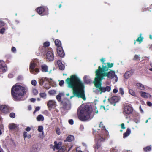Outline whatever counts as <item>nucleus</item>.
Returning a JSON list of instances; mask_svg holds the SVG:
<instances>
[{
    "instance_id": "21",
    "label": "nucleus",
    "mask_w": 152,
    "mask_h": 152,
    "mask_svg": "<svg viewBox=\"0 0 152 152\" xmlns=\"http://www.w3.org/2000/svg\"><path fill=\"white\" fill-rule=\"evenodd\" d=\"M136 86L137 88L140 90H144L145 89L143 85L140 83H137Z\"/></svg>"
},
{
    "instance_id": "28",
    "label": "nucleus",
    "mask_w": 152,
    "mask_h": 152,
    "mask_svg": "<svg viewBox=\"0 0 152 152\" xmlns=\"http://www.w3.org/2000/svg\"><path fill=\"white\" fill-rule=\"evenodd\" d=\"M46 79V78H42L40 79L39 80L40 84V85H42Z\"/></svg>"
},
{
    "instance_id": "62",
    "label": "nucleus",
    "mask_w": 152,
    "mask_h": 152,
    "mask_svg": "<svg viewBox=\"0 0 152 152\" xmlns=\"http://www.w3.org/2000/svg\"><path fill=\"white\" fill-rule=\"evenodd\" d=\"M139 55H135L134 56V58L136 59H137L138 58Z\"/></svg>"
},
{
    "instance_id": "44",
    "label": "nucleus",
    "mask_w": 152,
    "mask_h": 152,
    "mask_svg": "<svg viewBox=\"0 0 152 152\" xmlns=\"http://www.w3.org/2000/svg\"><path fill=\"white\" fill-rule=\"evenodd\" d=\"M56 134L58 135H59L60 134V129L58 128H57L56 130Z\"/></svg>"
},
{
    "instance_id": "6",
    "label": "nucleus",
    "mask_w": 152,
    "mask_h": 152,
    "mask_svg": "<svg viewBox=\"0 0 152 152\" xmlns=\"http://www.w3.org/2000/svg\"><path fill=\"white\" fill-rule=\"evenodd\" d=\"M46 57L47 60L49 61H52L54 59L53 53L51 50L48 51L46 54Z\"/></svg>"
},
{
    "instance_id": "32",
    "label": "nucleus",
    "mask_w": 152,
    "mask_h": 152,
    "mask_svg": "<svg viewBox=\"0 0 152 152\" xmlns=\"http://www.w3.org/2000/svg\"><path fill=\"white\" fill-rule=\"evenodd\" d=\"M65 149V148L64 146H62L58 152H64Z\"/></svg>"
},
{
    "instance_id": "64",
    "label": "nucleus",
    "mask_w": 152,
    "mask_h": 152,
    "mask_svg": "<svg viewBox=\"0 0 152 152\" xmlns=\"http://www.w3.org/2000/svg\"><path fill=\"white\" fill-rule=\"evenodd\" d=\"M8 77H9L11 78V77H12V75H11V74H9L8 75Z\"/></svg>"
},
{
    "instance_id": "29",
    "label": "nucleus",
    "mask_w": 152,
    "mask_h": 152,
    "mask_svg": "<svg viewBox=\"0 0 152 152\" xmlns=\"http://www.w3.org/2000/svg\"><path fill=\"white\" fill-rule=\"evenodd\" d=\"M39 95L41 97L44 99H45L46 97V94L45 93H41L39 94Z\"/></svg>"
},
{
    "instance_id": "4",
    "label": "nucleus",
    "mask_w": 152,
    "mask_h": 152,
    "mask_svg": "<svg viewBox=\"0 0 152 152\" xmlns=\"http://www.w3.org/2000/svg\"><path fill=\"white\" fill-rule=\"evenodd\" d=\"M92 112L91 107L87 105L85 106L80 111L79 113V109L77 110L78 118L80 120L85 121L90 118V114Z\"/></svg>"
},
{
    "instance_id": "17",
    "label": "nucleus",
    "mask_w": 152,
    "mask_h": 152,
    "mask_svg": "<svg viewBox=\"0 0 152 152\" xmlns=\"http://www.w3.org/2000/svg\"><path fill=\"white\" fill-rule=\"evenodd\" d=\"M45 10V8L43 7H39L37 9V12L39 14H41L44 12Z\"/></svg>"
},
{
    "instance_id": "50",
    "label": "nucleus",
    "mask_w": 152,
    "mask_h": 152,
    "mask_svg": "<svg viewBox=\"0 0 152 152\" xmlns=\"http://www.w3.org/2000/svg\"><path fill=\"white\" fill-rule=\"evenodd\" d=\"M12 51L13 52H15L16 51V49L15 47H12L11 49Z\"/></svg>"
},
{
    "instance_id": "12",
    "label": "nucleus",
    "mask_w": 152,
    "mask_h": 152,
    "mask_svg": "<svg viewBox=\"0 0 152 152\" xmlns=\"http://www.w3.org/2000/svg\"><path fill=\"white\" fill-rule=\"evenodd\" d=\"M56 105V102L53 100H50L48 103L47 105L48 107L53 108L55 107Z\"/></svg>"
},
{
    "instance_id": "61",
    "label": "nucleus",
    "mask_w": 152,
    "mask_h": 152,
    "mask_svg": "<svg viewBox=\"0 0 152 152\" xmlns=\"http://www.w3.org/2000/svg\"><path fill=\"white\" fill-rule=\"evenodd\" d=\"M80 129L81 130H83L84 129V127L83 125H81L80 126Z\"/></svg>"
},
{
    "instance_id": "7",
    "label": "nucleus",
    "mask_w": 152,
    "mask_h": 152,
    "mask_svg": "<svg viewBox=\"0 0 152 152\" xmlns=\"http://www.w3.org/2000/svg\"><path fill=\"white\" fill-rule=\"evenodd\" d=\"M119 99L120 98L119 97L113 96L108 98V100L110 102L111 104L113 105L114 106H115L116 105V103L117 102Z\"/></svg>"
},
{
    "instance_id": "45",
    "label": "nucleus",
    "mask_w": 152,
    "mask_h": 152,
    "mask_svg": "<svg viewBox=\"0 0 152 152\" xmlns=\"http://www.w3.org/2000/svg\"><path fill=\"white\" fill-rule=\"evenodd\" d=\"M5 30V29L4 28H2L0 30V33L2 34L4 32Z\"/></svg>"
},
{
    "instance_id": "49",
    "label": "nucleus",
    "mask_w": 152,
    "mask_h": 152,
    "mask_svg": "<svg viewBox=\"0 0 152 152\" xmlns=\"http://www.w3.org/2000/svg\"><path fill=\"white\" fill-rule=\"evenodd\" d=\"M69 123L71 125H72L73 124V121L72 119H70L69 120Z\"/></svg>"
},
{
    "instance_id": "11",
    "label": "nucleus",
    "mask_w": 152,
    "mask_h": 152,
    "mask_svg": "<svg viewBox=\"0 0 152 152\" xmlns=\"http://www.w3.org/2000/svg\"><path fill=\"white\" fill-rule=\"evenodd\" d=\"M0 110L5 113H7L9 112V109L7 107L4 105H1L0 107Z\"/></svg>"
},
{
    "instance_id": "31",
    "label": "nucleus",
    "mask_w": 152,
    "mask_h": 152,
    "mask_svg": "<svg viewBox=\"0 0 152 152\" xmlns=\"http://www.w3.org/2000/svg\"><path fill=\"white\" fill-rule=\"evenodd\" d=\"M27 132H24L23 133V137L24 138L26 137H28V138H30L31 137V135H29L27 136Z\"/></svg>"
},
{
    "instance_id": "60",
    "label": "nucleus",
    "mask_w": 152,
    "mask_h": 152,
    "mask_svg": "<svg viewBox=\"0 0 152 152\" xmlns=\"http://www.w3.org/2000/svg\"><path fill=\"white\" fill-rule=\"evenodd\" d=\"M118 91V90L117 89L115 88L113 90V92L114 93H116Z\"/></svg>"
},
{
    "instance_id": "56",
    "label": "nucleus",
    "mask_w": 152,
    "mask_h": 152,
    "mask_svg": "<svg viewBox=\"0 0 152 152\" xmlns=\"http://www.w3.org/2000/svg\"><path fill=\"white\" fill-rule=\"evenodd\" d=\"M40 109V107H36L35 109V110L37 111H39Z\"/></svg>"
},
{
    "instance_id": "36",
    "label": "nucleus",
    "mask_w": 152,
    "mask_h": 152,
    "mask_svg": "<svg viewBox=\"0 0 152 152\" xmlns=\"http://www.w3.org/2000/svg\"><path fill=\"white\" fill-rule=\"evenodd\" d=\"M43 126H39L38 128V131L40 132H43Z\"/></svg>"
},
{
    "instance_id": "20",
    "label": "nucleus",
    "mask_w": 152,
    "mask_h": 152,
    "mask_svg": "<svg viewBox=\"0 0 152 152\" xmlns=\"http://www.w3.org/2000/svg\"><path fill=\"white\" fill-rule=\"evenodd\" d=\"M74 139V137L72 135H69L67 137L66 139L64 140V142H71Z\"/></svg>"
},
{
    "instance_id": "14",
    "label": "nucleus",
    "mask_w": 152,
    "mask_h": 152,
    "mask_svg": "<svg viewBox=\"0 0 152 152\" xmlns=\"http://www.w3.org/2000/svg\"><path fill=\"white\" fill-rule=\"evenodd\" d=\"M133 72L131 70L130 71H128L126 72L124 75V77L126 79L129 78L133 74Z\"/></svg>"
},
{
    "instance_id": "16",
    "label": "nucleus",
    "mask_w": 152,
    "mask_h": 152,
    "mask_svg": "<svg viewBox=\"0 0 152 152\" xmlns=\"http://www.w3.org/2000/svg\"><path fill=\"white\" fill-rule=\"evenodd\" d=\"M9 128L11 130H17L18 129V125L12 123L9 124Z\"/></svg>"
},
{
    "instance_id": "35",
    "label": "nucleus",
    "mask_w": 152,
    "mask_h": 152,
    "mask_svg": "<svg viewBox=\"0 0 152 152\" xmlns=\"http://www.w3.org/2000/svg\"><path fill=\"white\" fill-rule=\"evenodd\" d=\"M144 149L145 151L146 152H147L149 151H150L151 149V147L150 146H147L144 148Z\"/></svg>"
},
{
    "instance_id": "54",
    "label": "nucleus",
    "mask_w": 152,
    "mask_h": 152,
    "mask_svg": "<svg viewBox=\"0 0 152 152\" xmlns=\"http://www.w3.org/2000/svg\"><path fill=\"white\" fill-rule=\"evenodd\" d=\"M4 25V23L3 22L0 21V26H3Z\"/></svg>"
},
{
    "instance_id": "5",
    "label": "nucleus",
    "mask_w": 152,
    "mask_h": 152,
    "mask_svg": "<svg viewBox=\"0 0 152 152\" xmlns=\"http://www.w3.org/2000/svg\"><path fill=\"white\" fill-rule=\"evenodd\" d=\"M37 66V64L35 62H31L30 65L29 70L30 72L33 74L36 75L39 72L38 68H35Z\"/></svg>"
},
{
    "instance_id": "9",
    "label": "nucleus",
    "mask_w": 152,
    "mask_h": 152,
    "mask_svg": "<svg viewBox=\"0 0 152 152\" xmlns=\"http://www.w3.org/2000/svg\"><path fill=\"white\" fill-rule=\"evenodd\" d=\"M132 112V108L129 106H126L124 108V112L127 114H129Z\"/></svg>"
},
{
    "instance_id": "25",
    "label": "nucleus",
    "mask_w": 152,
    "mask_h": 152,
    "mask_svg": "<svg viewBox=\"0 0 152 152\" xmlns=\"http://www.w3.org/2000/svg\"><path fill=\"white\" fill-rule=\"evenodd\" d=\"M55 43L57 47V48H58V47H61V43L59 40H56L55 41Z\"/></svg>"
},
{
    "instance_id": "1",
    "label": "nucleus",
    "mask_w": 152,
    "mask_h": 152,
    "mask_svg": "<svg viewBox=\"0 0 152 152\" xmlns=\"http://www.w3.org/2000/svg\"><path fill=\"white\" fill-rule=\"evenodd\" d=\"M95 72L96 76L93 83L95 87L96 90L99 92L101 94L102 93L110 91L111 89V87L110 86H107L105 87H102V81L105 79L104 77H107L110 79H112L114 77L117 78L115 71L108 69L106 66V63H103L102 67L99 66Z\"/></svg>"
},
{
    "instance_id": "53",
    "label": "nucleus",
    "mask_w": 152,
    "mask_h": 152,
    "mask_svg": "<svg viewBox=\"0 0 152 152\" xmlns=\"http://www.w3.org/2000/svg\"><path fill=\"white\" fill-rule=\"evenodd\" d=\"M147 105L149 106H151L152 105L151 103L150 102H147Z\"/></svg>"
},
{
    "instance_id": "43",
    "label": "nucleus",
    "mask_w": 152,
    "mask_h": 152,
    "mask_svg": "<svg viewBox=\"0 0 152 152\" xmlns=\"http://www.w3.org/2000/svg\"><path fill=\"white\" fill-rule=\"evenodd\" d=\"M31 83L33 85L35 86L37 82L35 80H32L31 81Z\"/></svg>"
},
{
    "instance_id": "40",
    "label": "nucleus",
    "mask_w": 152,
    "mask_h": 152,
    "mask_svg": "<svg viewBox=\"0 0 152 152\" xmlns=\"http://www.w3.org/2000/svg\"><path fill=\"white\" fill-rule=\"evenodd\" d=\"M10 116L12 118H14L15 117V114L14 113H11L10 114Z\"/></svg>"
},
{
    "instance_id": "63",
    "label": "nucleus",
    "mask_w": 152,
    "mask_h": 152,
    "mask_svg": "<svg viewBox=\"0 0 152 152\" xmlns=\"http://www.w3.org/2000/svg\"><path fill=\"white\" fill-rule=\"evenodd\" d=\"M76 152H83L77 149H76Z\"/></svg>"
},
{
    "instance_id": "18",
    "label": "nucleus",
    "mask_w": 152,
    "mask_h": 152,
    "mask_svg": "<svg viewBox=\"0 0 152 152\" xmlns=\"http://www.w3.org/2000/svg\"><path fill=\"white\" fill-rule=\"evenodd\" d=\"M131 133V132L130 129L127 128L126 132L123 134V138H125L129 136Z\"/></svg>"
},
{
    "instance_id": "52",
    "label": "nucleus",
    "mask_w": 152,
    "mask_h": 152,
    "mask_svg": "<svg viewBox=\"0 0 152 152\" xmlns=\"http://www.w3.org/2000/svg\"><path fill=\"white\" fill-rule=\"evenodd\" d=\"M100 107L101 108H103L104 109V110H105L106 111H107V110H108V108H107V110H106L104 106L101 105Z\"/></svg>"
},
{
    "instance_id": "33",
    "label": "nucleus",
    "mask_w": 152,
    "mask_h": 152,
    "mask_svg": "<svg viewBox=\"0 0 152 152\" xmlns=\"http://www.w3.org/2000/svg\"><path fill=\"white\" fill-rule=\"evenodd\" d=\"M143 39V38L142 37H141L140 36L137 38V39H136V41L137 42H140V43L142 41Z\"/></svg>"
},
{
    "instance_id": "59",
    "label": "nucleus",
    "mask_w": 152,
    "mask_h": 152,
    "mask_svg": "<svg viewBox=\"0 0 152 152\" xmlns=\"http://www.w3.org/2000/svg\"><path fill=\"white\" fill-rule=\"evenodd\" d=\"M139 109L140 111L141 112V113H143L144 112L143 111L142 109L141 108V106H140L139 107Z\"/></svg>"
},
{
    "instance_id": "41",
    "label": "nucleus",
    "mask_w": 152,
    "mask_h": 152,
    "mask_svg": "<svg viewBox=\"0 0 152 152\" xmlns=\"http://www.w3.org/2000/svg\"><path fill=\"white\" fill-rule=\"evenodd\" d=\"M50 43L48 42H46L44 43V46L45 47H48L50 45Z\"/></svg>"
},
{
    "instance_id": "39",
    "label": "nucleus",
    "mask_w": 152,
    "mask_h": 152,
    "mask_svg": "<svg viewBox=\"0 0 152 152\" xmlns=\"http://www.w3.org/2000/svg\"><path fill=\"white\" fill-rule=\"evenodd\" d=\"M36 150L37 149L36 148L32 147L30 148V152H34L36 151Z\"/></svg>"
},
{
    "instance_id": "38",
    "label": "nucleus",
    "mask_w": 152,
    "mask_h": 152,
    "mask_svg": "<svg viewBox=\"0 0 152 152\" xmlns=\"http://www.w3.org/2000/svg\"><path fill=\"white\" fill-rule=\"evenodd\" d=\"M32 91L33 94L35 95H36L38 94V92L37 90L35 89H34Z\"/></svg>"
},
{
    "instance_id": "51",
    "label": "nucleus",
    "mask_w": 152,
    "mask_h": 152,
    "mask_svg": "<svg viewBox=\"0 0 152 152\" xmlns=\"http://www.w3.org/2000/svg\"><path fill=\"white\" fill-rule=\"evenodd\" d=\"M57 64L59 66L61 64H62V63H61V61L60 60H58L57 61Z\"/></svg>"
},
{
    "instance_id": "47",
    "label": "nucleus",
    "mask_w": 152,
    "mask_h": 152,
    "mask_svg": "<svg viewBox=\"0 0 152 152\" xmlns=\"http://www.w3.org/2000/svg\"><path fill=\"white\" fill-rule=\"evenodd\" d=\"M64 81L63 80H62L59 83V85H60V86H63V84H64Z\"/></svg>"
},
{
    "instance_id": "22",
    "label": "nucleus",
    "mask_w": 152,
    "mask_h": 152,
    "mask_svg": "<svg viewBox=\"0 0 152 152\" xmlns=\"http://www.w3.org/2000/svg\"><path fill=\"white\" fill-rule=\"evenodd\" d=\"M64 95V94L62 93H60L58 95L56 96V98L57 100L59 102L61 101V97Z\"/></svg>"
},
{
    "instance_id": "26",
    "label": "nucleus",
    "mask_w": 152,
    "mask_h": 152,
    "mask_svg": "<svg viewBox=\"0 0 152 152\" xmlns=\"http://www.w3.org/2000/svg\"><path fill=\"white\" fill-rule=\"evenodd\" d=\"M101 145L98 143H96L94 145L95 150V151H96V150L99 148L101 147Z\"/></svg>"
},
{
    "instance_id": "37",
    "label": "nucleus",
    "mask_w": 152,
    "mask_h": 152,
    "mask_svg": "<svg viewBox=\"0 0 152 152\" xmlns=\"http://www.w3.org/2000/svg\"><path fill=\"white\" fill-rule=\"evenodd\" d=\"M59 69L61 70H63L64 69V66L62 64L58 66Z\"/></svg>"
},
{
    "instance_id": "57",
    "label": "nucleus",
    "mask_w": 152,
    "mask_h": 152,
    "mask_svg": "<svg viewBox=\"0 0 152 152\" xmlns=\"http://www.w3.org/2000/svg\"><path fill=\"white\" fill-rule=\"evenodd\" d=\"M36 100V99L34 98H32L30 99V101L31 102H34Z\"/></svg>"
},
{
    "instance_id": "58",
    "label": "nucleus",
    "mask_w": 152,
    "mask_h": 152,
    "mask_svg": "<svg viewBox=\"0 0 152 152\" xmlns=\"http://www.w3.org/2000/svg\"><path fill=\"white\" fill-rule=\"evenodd\" d=\"M100 61L103 62L102 63H104V62L105 61V59L104 58H102L101 59H100Z\"/></svg>"
},
{
    "instance_id": "8",
    "label": "nucleus",
    "mask_w": 152,
    "mask_h": 152,
    "mask_svg": "<svg viewBox=\"0 0 152 152\" xmlns=\"http://www.w3.org/2000/svg\"><path fill=\"white\" fill-rule=\"evenodd\" d=\"M7 69V68L4 62L3 61L0 60V70L5 72Z\"/></svg>"
},
{
    "instance_id": "2",
    "label": "nucleus",
    "mask_w": 152,
    "mask_h": 152,
    "mask_svg": "<svg viewBox=\"0 0 152 152\" xmlns=\"http://www.w3.org/2000/svg\"><path fill=\"white\" fill-rule=\"evenodd\" d=\"M68 88L72 89L73 95L70 97L72 99L75 96L82 98L84 100L86 99L84 92V86L81 80L75 75H71L65 80Z\"/></svg>"
},
{
    "instance_id": "23",
    "label": "nucleus",
    "mask_w": 152,
    "mask_h": 152,
    "mask_svg": "<svg viewBox=\"0 0 152 152\" xmlns=\"http://www.w3.org/2000/svg\"><path fill=\"white\" fill-rule=\"evenodd\" d=\"M96 139L98 140V141L101 142L104 141H105V139L102 136H101L100 135L98 134Z\"/></svg>"
},
{
    "instance_id": "15",
    "label": "nucleus",
    "mask_w": 152,
    "mask_h": 152,
    "mask_svg": "<svg viewBox=\"0 0 152 152\" xmlns=\"http://www.w3.org/2000/svg\"><path fill=\"white\" fill-rule=\"evenodd\" d=\"M140 93H141V96L144 98H146L151 96L149 94L145 92L141 91Z\"/></svg>"
},
{
    "instance_id": "19",
    "label": "nucleus",
    "mask_w": 152,
    "mask_h": 152,
    "mask_svg": "<svg viewBox=\"0 0 152 152\" xmlns=\"http://www.w3.org/2000/svg\"><path fill=\"white\" fill-rule=\"evenodd\" d=\"M41 70L42 72H48V66L46 65H43L41 66Z\"/></svg>"
},
{
    "instance_id": "10",
    "label": "nucleus",
    "mask_w": 152,
    "mask_h": 152,
    "mask_svg": "<svg viewBox=\"0 0 152 152\" xmlns=\"http://www.w3.org/2000/svg\"><path fill=\"white\" fill-rule=\"evenodd\" d=\"M57 51L59 56L61 57H63L64 56V53L62 47H58V48H57Z\"/></svg>"
},
{
    "instance_id": "55",
    "label": "nucleus",
    "mask_w": 152,
    "mask_h": 152,
    "mask_svg": "<svg viewBox=\"0 0 152 152\" xmlns=\"http://www.w3.org/2000/svg\"><path fill=\"white\" fill-rule=\"evenodd\" d=\"M31 130V128H30V127H27L26 128V130L28 132L29 131Z\"/></svg>"
},
{
    "instance_id": "30",
    "label": "nucleus",
    "mask_w": 152,
    "mask_h": 152,
    "mask_svg": "<svg viewBox=\"0 0 152 152\" xmlns=\"http://www.w3.org/2000/svg\"><path fill=\"white\" fill-rule=\"evenodd\" d=\"M56 91L55 90H50L49 91V94L52 95H54L56 94Z\"/></svg>"
},
{
    "instance_id": "3",
    "label": "nucleus",
    "mask_w": 152,
    "mask_h": 152,
    "mask_svg": "<svg viewBox=\"0 0 152 152\" xmlns=\"http://www.w3.org/2000/svg\"><path fill=\"white\" fill-rule=\"evenodd\" d=\"M27 91L25 88L15 84L11 89V94L15 101H19L21 99L22 96L26 94Z\"/></svg>"
},
{
    "instance_id": "27",
    "label": "nucleus",
    "mask_w": 152,
    "mask_h": 152,
    "mask_svg": "<svg viewBox=\"0 0 152 152\" xmlns=\"http://www.w3.org/2000/svg\"><path fill=\"white\" fill-rule=\"evenodd\" d=\"M107 65L106 64V66L108 69L112 67L113 66V63H110L109 62H108L107 63Z\"/></svg>"
},
{
    "instance_id": "42",
    "label": "nucleus",
    "mask_w": 152,
    "mask_h": 152,
    "mask_svg": "<svg viewBox=\"0 0 152 152\" xmlns=\"http://www.w3.org/2000/svg\"><path fill=\"white\" fill-rule=\"evenodd\" d=\"M119 91L120 92V93L122 95H123L124 94V90L122 88H119Z\"/></svg>"
},
{
    "instance_id": "48",
    "label": "nucleus",
    "mask_w": 152,
    "mask_h": 152,
    "mask_svg": "<svg viewBox=\"0 0 152 152\" xmlns=\"http://www.w3.org/2000/svg\"><path fill=\"white\" fill-rule=\"evenodd\" d=\"M121 126L122 129H125L126 128V127H125L124 124V123L121 124Z\"/></svg>"
},
{
    "instance_id": "46",
    "label": "nucleus",
    "mask_w": 152,
    "mask_h": 152,
    "mask_svg": "<svg viewBox=\"0 0 152 152\" xmlns=\"http://www.w3.org/2000/svg\"><path fill=\"white\" fill-rule=\"evenodd\" d=\"M99 127L100 128H103V129H104V128L105 127L103 126V124H102V122H100V124H99Z\"/></svg>"
},
{
    "instance_id": "24",
    "label": "nucleus",
    "mask_w": 152,
    "mask_h": 152,
    "mask_svg": "<svg viewBox=\"0 0 152 152\" xmlns=\"http://www.w3.org/2000/svg\"><path fill=\"white\" fill-rule=\"evenodd\" d=\"M37 119L39 121H42L44 120V118L42 115L40 114L37 116Z\"/></svg>"
},
{
    "instance_id": "13",
    "label": "nucleus",
    "mask_w": 152,
    "mask_h": 152,
    "mask_svg": "<svg viewBox=\"0 0 152 152\" xmlns=\"http://www.w3.org/2000/svg\"><path fill=\"white\" fill-rule=\"evenodd\" d=\"M62 142H59L57 143L56 141L54 142V146L53 149V150H55V149L56 148L57 149H59L60 147L62 146Z\"/></svg>"
},
{
    "instance_id": "34",
    "label": "nucleus",
    "mask_w": 152,
    "mask_h": 152,
    "mask_svg": "<svg viewBox=\"0 0 152 152\" xmlns=\"http://www.w3.org/2000/svg\"><path fill=\"white\" fill-rule=\"evenodd\" d=\"M129 92L130 94H131V95H132L133 96H135V92L132 89H129Z\"/></svg>"
}]
</instances>
